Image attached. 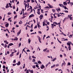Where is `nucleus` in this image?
I'll use <instances>...</instances> for the list:
<instances>
[{
	"label": "nucleus",
	"instance_id": "45",
	"mask_svg": "<svg viewBox=\"0 0 73 73\" xmlns=\"http://www.w3.org/2000/svg\"><path fill=\"white\" fill-rule=\"evenodd\" d=\"M7 44H5V48H7Z\"/></svg>",
	"mask_w": 73,
	"mask_h": 73
},
{
	"label": "nucleus",
	"instance_id": "2",
	"mask_svg": "<svg viewBox=\"0 0 73 73\" xmlns=\"http://www.w3.org/2000/svg\"><path fill=\"white\" fill-rule=\"evenodd\" d=\"M21 30L19 31V32L17 33V36H19V35L20 34V33H21Z\"/></svg>",
	"mask_w": 73,
	"mask_h": 73
},
{
	"label": "nucleus",
	"instance_id": "43",
	"mask_svg": "<svg viewBox=\"0 0 73 73\" xmlns=\"http://www.w3.org/2000/svg\"><path fill=\"white\" fill-rule=\"evenodd\" d=\"M67 65L69 66V65H70V63L69 62H68Z\"/></svg>",
	"mask_w": 73,
	"mask_h": 73
},
{
	"label": "nucleus",
	"instance_id": "29",
	"mask_svg": "<svg viewBox=\"0 0 73 73\" xmlns=\"http://www.w3.org/2000/svg\"><path fill=\"white\" fill-rule=\"evenodd\" d=\"M47 49H48V48H46L45 49H44L43 50V52H45V51H46V50H47Z\"/></svg>",
	"mask_w": 73,
	"mask_h": 73
},
{
	"label": "nucleus",
	"instance_id": "51",
	"mask_svg": "<svg viewBox=\"0 0 73 73\" xmlns=\"http://www.w3.org/2000/svg\"><path fill=\"white\" fill-rule=\"evenodd\" d=\"M36 68H38V67H39V66L37 64H36Z\"/></svg>",
	"mask_w": 73,
	"mask_h": 73
},
{
	"label": "nucleus",
	"instance_id": "24",
	"mask_svg": "<svg viewBox=\"0 0 73 73\" xmlns=\"http://www.w3.org/2000/svg\"><path fill=\"white\" fill-rule=\"evenodd\" d=\"M41 9V8H40L39 9H38L37 10V12H40V10Z\"/></svg>",
	"mask_w": 73,
	"mask_h": 73
},
{
	"label": "nucleus",
	"instance_id": "57",
	"mask_svg": "<svg viewBox=\"0 0 73 73\" xmlns=\"http://www.w3.org/2000/svg\"><path fill=\"white\" fill-rule=\"evenodd\" d=\"M68 0V2L67 3V4H69V3H70V0Z\"/></svg>",
	"mask_w": 73,
	"mask_h": 73
},
{
	"label": "nucleus",
	"instance_id": "46",
	"mask_svg": "<svg viewBox=\"0 0 73 73\" xmlns=\"http://www.w3.org/2000/svg\"><path fill=\"white\" fill-rule=\"evenodd\" d=\"M13 63H15L16 62V60H14L13 61Z\"/></svg>",
	"mask_w": 73,
	"mask_h": 73
},
{
	"label": "nucleus",
	"instance_id": "64",
	"mask_svg": "<svg viewBox=\"0 0 73 73\" xmlns=\"http://www.w3.org/2000/svg\"><path fill=\"white\" fill-rule=\"evenodd\" d=\"M46 23L48 25H49V22L46 21Z\"/></svg>",
	"mask_w": 73,
	"mask_h": 73
},
{
	"label": "nucleus",
	"instance_id": "39",
	"mask_svg": "<svg viewBox=\"0 0 73 73\" xmlns=\"http://www.w3.org/2000/svg\"><path fill=\"white\" fill-rule=\"evenodd\" d=\"M21 42H20L19 44V47H20V46H21Z\"/></svg>",
	"mask_w": 73,
	"mask_h": 73
},
{
	"label": "nucleus",
	"instance_id": "14",
	"mask_svg": "<svg viewBox=\"0 0 73 73\" xmlns=\"http://www.w3.org/2000/svg\"><path fill=\"white\" fill-rule=\"evenodd\" d=\"M51 27H52V29H53V28H54V24H51Z\"/></svg>",
	"mask_w": 73,
	"mask_h": 73
},
{
	"label": "nucleus",
	"instance_id": "11",
	"mask_svg": "<svg viewBox=\"0 0 73 73\" xmlns=\"http://www.w3.org/2000/svg\"><path fill=\"white\" fill-rule=\"evenodd\" d=\"M9 26V23H7L5 25V27H6L7 28V27H8Z\"/></svg>",
	"mask_w": 73,
	"mask_h": 73
},
{
	"label": "nucleus",
	"instance_id": "8",
	"mask_svg": "<svg viewBox=\"0 0 73 73\" xmlns=\"http://www.w3.org/2000/svg\"><path fill=\"white\" fill-rule=\"evenodd\" d=\"M14 41H15V40L17 41V40H18V38H17V37H15V38L14 39Z\"/></svg>",
	"mask_w": 73,
	"mask_h": 73
},
{
	"label": "nucleus",
	"instance_id": "61",
	"mask_svg": "<svg viewBox=\"0 0 73 73\" xmlns=\"http://www.w3.org/2000/svg\"><path fill=\"white\" fill-rule=\"evenodd\" d=\"M39 18H40V20H41L42 19V17H39Z\"/></svg>",
	"mask_w": 73,
	"mask_h": 73
},
{
	"label": "nucleus",
	"instance_id": "26",
	"mask_svg": "<svg viewBox=\"0 0 73 73\" xmlns=\"http://www.w3.org/2000/svg\"><path fill=\"white\" fill-rule=\"evenodd\" d=\"M38 64H42V63L41 62V61H38Z\"/></svg>",
	"mask_w": 73,
	"mask_h": 73
},
{
	"label": "nucleus",
	"instance_id": "22",
	"mask_svg": "<svg viewBox=\"0 0 73 73\" xmlns=\"http://www.w3.org/2000/svg\"><path fill=\"white\" fill-rule=\"evenodd\" d=\"M67 45H68L70 46V43L68 42V43H67Z\"/></svg>",
	"mask_w": 73,
	"mask_h": 73
},
{
	"label": "nucleus",
	"instance_id": "6",
	"mask_svg": "<svg viewBox=\"0 0 73 73\" xmlns=\"http://www.w3.org/2000/svg\"><path fill=\"white\" fill-rule=\"evenodd\" d=\"M38 40L40 43H41V39L40 38V37L38 36Z\"/></svg>",
	"mask_w": 73,
	"mask_h": 73
},
{
	"label": "nucleus",
	"instance_id": "12",
	"mask_svg": "<svg viewBox=\"0 0 73 73\" xmlns=\"http://www.w3.org/2000/svg\"><path fill=\"white\" fill-rule=\"evenodd\" d=\"M48 5L49 7H50V8H53V7L52 6H51L50 5V4H48Z\"/></svg>",
	"mask_w": 73,
	"mask_h": 73
},
{
	"label": "nucleus",
	"instance_id": "60",
	"mask_svg": "<svg viewBox=\"0 0 73 73\" xmlns=\"http://www.w3.org/2000/svg\"><path fill=\"white\" fill-rule=\"evenodd\" d=\"M60 57L61 58H62V55L61 54L60 55Z\"/></svg>",
	"mask_w": 73,
	"mask_h": 73
},
{
	"label": "nucleus",
	"instance_id": "18",
	"mask_svg": "<svg viewBox=\"0 0 73 73\" xmlns=\"http://www.w3.org/2000/svg\"><path fill=\"white\" fill-rule=\"evenodd\" d=\"M28 41L29 44H30V43H31V39L29 38L28 40Z\"/></svg>",
	"mask_w": 73,
	"mask_h": 73
},
{
	"label": "nucleus",
	"instance_id": "16",
	"mask_svg": "<svg viewBox=\"0 0 73 73\" xmlns=\"http://www.w3.org/2000/svg\"><path fill=\"white\" fill-rule=\"evenodd\" d=\"M19 24H21L23 23V22L21 21H20V22H19Z\"/></svg>",
	"mask_w": 73,
	"mask_h": 73
},
{
	"label": "nucleus",
	"instance_id": "27",
	"mask_svg": "<svg viewBox=\"0 0 73 73\" xmlns=\"http://www.w3.org/2000/svg\"><path fill=\"white\" fill-rule=\"evenodd\" d=\"M56 60V58H55L54 59H52V61H53V62L54 61H55V60Z\"/></svg>",
	"mask_w": 73,
	"mask_h": 73
},
{
	"label": "nucleus",
	"instance_id": "47",
	"mask_svg": "<svg viewBox=\"0 0 73 73\" xmlns=\"http://www.w3.org/2000/svg\"><path fill=\"white\" fill-rule=\"evenodd\" d=\"M56 10H57V11H61V10H60V8H59L58 9H56Z\"/></svg>",
	"mask_w": 73,
	"mask_h": 73
},
{
	"label": "nucleus",
	"instance_id": "37",
	"mask_svg": "<svg viewBox=\"0 0 73 73\" xmlns=\"http://www.w3.org/2000/svg\"><path fill=\"white\" fill-rule=\"evenodd\" d=\"M70 4L71 5V7H72V5H73V3H72V2H71L70 3Z\"/></svg>",
	"mask_w": 73,
	"mask_h": 73
},
{
	"label": "nucleus",
	"instance_id": "4",
	"mask_svg": "<svg viewBox=\"0 0 73 73\" xmlns=\"http://www.w3.org/2000/svg\"><path fill=\"white\" fill-rule=\"evenodd\" d=\"M30 7L31 9V12L30 13H32V11H33V9H32V6H30Z\"/></svg>",
	"mask_w": 73,
	"mask_h": 73
},
{
	"label": "nucleus",
	"instance_id": "20",
	"mask_svg": "<svg viewBox=\"0 0 73 73\" xmlns=\"http://www.w3.org/2000/svg\"><path fill=\"white\" fill-rule=\"evenodd\" d=\"M53 24H54H54H56V25H58V24H57V22H53Z\"/></svg>",
	"mask_w": 73,
	"mask_h": 73
},
{
	"label": "nucleus",
	"instance_id": "48",
	"mask_svg": "<svg viewBox=\"0 0 73 73\" xmlns=\"http://www.w3.org/2000/svg\"><path fill=\"white\" fill-rule=\"evenodd\" d=\"M49 20H50V21L52 23V19H49Z\"/></svg>",
	"mask_w": 73,
	"mask_h": 73
},
{
	"label": "nucleus",
	"instance_id": "53",
	"mask_svg": "<svg viewBox=\"0 0 73 73\" xmlns=\"http://www.w3.org/2000/svg\"><path fill=\"white\" fill-rule=\"evenodd\" d=\"M56 66H59V64H56Z\"/></svg>",
	"mask_w": 73,
	"mask_h": 73
},
{
	"label": "nucleus",
	"instance_id": "56",
	"mask_svg": "<svg viewBox=\"0 0 73 73\" xmlns=\"http://www.w3.org/2000/svg\"><path fill=\"white\" fill-rule=\"evenodd\" d=\"M39 33H40V34H41L42 33V32H41V31H40L38 32Z\"/></svg>",
	"mask_w": 73,
	"mask_h": 73
},
{
	"label": "nucleus",
	"instance_id": "3",
	"mask_svg": "<svg viewBox=\"0 0 73 73\" xmlns=\"http://www.w3.org/2000/svg\"><path fill=\"white\" fill-rule=\"evenodd\" d=\"M34 16H35V15L33 14H32L29 16V17H34Z\"/></svg>",
	"mask_w": 73,
	"mask_h": 73
},
{
	"label": "nucleus",
	"instance_id": "55",
	"mask_svg": "<svg viewBox=\"0 0 73 73\" xmlns=\"http://www.w3.org/2000/svg\"><path fill=\"white\" fill-rule=\"evenodd\" d=\"M63 41H68V39L67 38H66L65 39L63 40Z\"/></svg>",
	"mask_w": 73,
	"mask_h": 73
},
{
	"label": "nucleus",
	"instance_id": "52",
	"mask_svg": "<svg viewBox=\"0 0 73 73\" xmlns=\"http://www.w3.org/2000/svg\"><path fill=\"white\" fill-rule=\"evenodd\" d=\"M3 69H5V66L4 65L3 66Z\"/></svg>",
	"mask_w": 73,
	"mask_h": 73
},
{
	"label": "nucleus",
	"instance_id": "33",
	"mask_svg": "<svg viewBox=\"0 0 73 73\" xmlns=\"http://www.w3.org/2000/svg\"><path fill=\"white\" fill-rule=\"evenodd\" d=\"M37 13L38 15H40V11H37Z\"/></svg>",
	"mask_w": 73,
	"mask_h": 73
},
{
	"label": "nucleus",
	"instance_id": "50",
	"mask_svg": "<svg viewBox=\"0 0 73 73\" xmlns=\"http://www.w3.org/2000/svg\"><path fill=\"white\" fill-rule=\"evenodd\" d=\"M27 4L28 5H27V8H29V3H27Z\"/></svg>",
	"mask_w": 73,
	"mask_h": 73
},
{
	"label": "nucleus",
	"instance_id": "17",
	"mask_svg": "<svg viewBox=\"0 0 73 73\" xmlns=\"http://www.w3.org/2000/svg\"><path fill=\"white\" fill-rule=\"evenodd\" d=\"M45 21H43V26H45Z\"/></svg>",
	"mask_w": 73,
	"mask_h": 73
},
{
	"label": "nucleus",
	"instance_id": "34",
	"mask_svg": "<svg viewBox=\"0 0 73 73\" xmlns=\"http://www.w3.org/2000/svg\"><path fill=\"white\" fill-rule=\"evenodd\" d=\"M13 56V54H12L10 55V56H11V57H12V56Z\"/></svg>",
	"mask_w": 73,
	"mask_h": 73
},
{
	"label": "nucleus",
	"instance_id": "40",
	"mask_svg": "<svg viewBox=\"0 0 73 73\" xmlns=\"http://www.w3.org/2000/svg\"><path fill=\"white\" fill-rule=\"evenodd\" d=\"M19 51H18V52H17V53L16 55L17 56H18V55H19Z\"/></svg>",
	"mask_w": 73,
	"mask_h": 73
},
{
	"label": "nucleus",
	"instance_id": "49",
	"mask_svg": "<svg viewBox=\"0 0 73 73\" xmlns=\"http://www.w3.org/2000/svg\"><path fill=\"white\" fill-rule=\"evenodd\" d=\"M11 19H12V18L11 17V18H9L8 19V21H10V20H11Z\"/></svg>",
	"mask_w": 73,
	"mask_h": 73
},
{
	"label": "nucleus",
	"instance_id": "35",
	"mask_svg": "<svg viewBox=\"0 0 73 73\" xmlns=\"http://www.w3.org/2000/svg\"><path fill=\"white\" fill-rule=\"evenodd\" d=\"M17 15H16L14 17V19H16V18H17Z\"/></svg>",
	"mask_w": 73,
	"mask_h": 73
},
{
	"label": "nucleus",
	"instance_id": "19",
	"mask_svg": "<svg viewBox=\"0 0 73 73\" xmlns=\"http://www.w3.org/2000/svg\"><path fill=\"white\" fill-rule=\"evenodd\" d=\"M37 25L38 26V28L39 29H40V27H41L40 25L38 23H37Z\"/></svg>",
	"mask_w": 73,
	"mask_h": 73
},
{
	"label": "nucleus",
	"instance_id": "5",
	"mask_svg": "<svg viewBox=\"0 0 73 73\" xmlns=\"http://www.w3.org/2000/svg\"><path fill=\"white\" fill-rule=\"evenodd\" d=\"M29 72H30V73H33V70H31L30 69H29Z\"/></svg>",
	"mask_w": 73,
	"mask_h": 73
},
{
	"label": "nucleus",
	"instance_id": "31",
	"mask_svg": "<svg viewBox=\"0 0 73 73\" xmlns=\"http://www.w3.org/2000/svg\"><path fill=\"white\" fill-rule=\"evenodd\" d=\"M12 14V13L11 12H9L7 13V15H11Z\"/></svg>",
	"mask_w": 73,
	"mask_h": 73
},
{
	"label": "nucleus",
	"instance_id": "59",
	"mask_svg": "<svg viewBox=\"0 0 73 73\" xmlns=\"http://www.w3.org/2000/svg\"><path fill=\"white\" fill-rule=\"evenodd\" d=\"M66 18H65L64 19V20H63V23H64V21H65V20H66Z\"/></svg>",
	"mask_w": 73,
	"mask_h": 73
},
{
	"label": "nucleus",
	"instance_id": "38",
	"mask_svg": "<svg viewBox=\"0 0 73 73\" xmlns=\"http://www.w3.org/2000/svg\"><path fill=\"white\" fill-rule=\"evenodd\" d=\"M37 28V25H36L34 28V29H36V28Z\"/></svg>",
	"mask_w": 73,
	"mask_h": 73
},
{
	"label": "nucleus",
	"instance_id": "23",
	"mask_svg": "<svg viewBox=\"0 0 73 73\" xmlns=\"http://www.w3.org/2000/svg\"><path fill=\"white\" fill-rule=\"evenodd\" d=\"M45 8H46V9H50V7H48V6H46V7H44Z\"/></svg>",
	"mask_w": 73,
	"mask_h": 73
},
{
	"label": "nucleus",
	"instance_id": "44",
	"mask_svg": "<svg viewBox=\"0 0 73 73\" xmlns=\"http://www.w3.org/2000/svg\"><path fill=\"white\" fill-rule=\"evenodd\" d=\"M64 63H65V61H64V62L62 64V66H63V65H64Z\"/></svg>",
	"mask_w": 73,
	"mask_h": 73
},
{
	"label": "nucleus",
	"instance_id": "21",
	"mask_svg": "<svg viewBox=\"0 0 73 73\" xmlns=\"http://www.w3.org/2000/svg\"><path fill=\"white\" fill-rule=\"evenodd\" d=\"M55 66H56V65L55 64L53 65V66H51V68H54V67Z\"/></svg>",
	"mask_w": 73,
	"mask_h": 73
},
{
	"label": "nucleus",
	"instance_id": "41",
	"mask_svg": "<svg viewBox=\"0 0 73 73\" xmlns=\"http://www.w3.org/2000/svg\"><path fill=\"white\" fill-rule=\"evenodd\" d=\"M63 4H59V6H60V7H62V5Z\"/></svg>",
	"mask_w": 73,
	"mask_h": 73
},
{
	"label": "nucleus",
	"instance_id": "9",
	"mask_svg": "<svg viewBox=\"0 0 73 73\" xmlns=\"http://www.w3.org/2000/svg\"><path fill=\"white\" fill-rule=\"evenodd\" d=\"M17 65H20L21 64V63H20V62L19 61L17 63Z\"/></svg>",
	"mask_w": 73,
	"mask_h": 73
},
{
	"label": "nucleus",
	"instance_id": "62",
	"mask_svg": "<svg viewBox=\"0 0 73 73\" xmlns=\"http://www.w3.org/2000/svg\"><path fill=\"white\" fill-rule=\"evenodd\" d=\"M40 17H43V15H40Z\"/></svg>",
	"mask_w": 73,
	"mask_h": 73
},
{
	"label": "nucleus",
	"instance_id": "30",
	"mask_svg": "<svg viewBox=\"0 0 73 73\" xmlns=\"http://www.w3.org/2000/svg\"><path fill=\"white\" fill-rule=\"evenodd\" d=\"M34 69H35V68H36V66L35 65H33L32 67Z\"/></svg>",
	"mask_w": 73,
	"mask_h": 73
},
{
	"label": "nucleus",
	"instance_id": "13",
	"mask_svg": "<svg viewBox=\"0 0 73 73\" xmlns=\"http://www.w3.org/2000/svg\"><path fill=\"white\" fill-rule=\"evenodd\" d=\"M13 45V44L12 43H10L8 44V45L9 46H12V45Z\"/></svg>",
	"mask_w": 73,
	"mask_h": 73
},
{
	"label": "nucleus",
	"instance_id": "28",
	"mask_svg": "<svg viewBox=\"0 0 73 73\" xmlns=\"http://www.w3.org/2000/svg\"><path fill=\"white\" fill-rule=\"evenodd\" d=\"M36 62V60L35 59H33L32 60V62Z\"/></svg>",
	"mask_w": 73,
	"mask_h": 73
},
{
	"label": "nucleus",
	"instance_id": "10",
	"mask_svg": "<svg viewBox=\"0 0 73 73\" xmlns=\"http://www.w3.org/2000/svg\"><path fill=\"white\" fill-rule=\"evenodd\" d=\"M9 7L8 6V3H7L6 6L5 7L6 8H9Z\"/></svg>",
	"mask_w": 73,
	"mask_h": 73
},
{
	"label": "nucleus",
	"instance_id": "58",
	"mask_svg": "<svg viewBox=\"0 0 73 73\" xmlns=\"http://www.w3.org/2000/svg\"><path fill=\"white\" fill-rule=\"evenodd\" d=\"M13 9H15V5H14L13 6Z\"/></svg>",
	"mask_w": 73,
	"mask_h": 73
},
{
	"label": "nucleus",
	"instance_id": "36",
	"mask_svg": "<svg viewBox=\"0 0 73 73\" xmlns=\"http://www.w3.org/2000/svg\"><path fill=\"white\" fill-rule=\"evenodd\" d=\"M64 12H65V13H68V11L66 10H64Z\"/></svg>",
	"mask_w": 73,
	"mask_h": 73
},
{
	"label": "nucleus",
	"instance_id": "25",
	"mask_svg": "<svg viewBox=\"0 0 73 73\" xmlns=\"http://www.w3.org/2000/svg\"><path fill=\"white\" fill-rule=\"evenodd\" d=\"M16 52H17V50H15V52H12L11 53V54H14V53H16Z\"/></svg>",
	"mask_w": 73,
	"mask_h": 73
},
{
	"label": "nucleus",
	"instance_id": "63",
	"mask_svg": "<svg viewBox=\"0 0 73 73\" xmlns=\"http://www.w3.org/2000/svg\"><path fill=\"white\" fill-rule=\"evenodd\" d=\"M31 1H32V3H35V1L33 0H31Z\"/></svg>",
	"mask_w": 73,
	"mask_h": 73
},
{
	"label": "nucleus",
	"instance_id": "54",
	"mask_svg": "<svg viewBox=\"0 0 73 73\" xmlns=\"http://www.w3.org/2000/svg\"><path fill=\"white\" fill-rule=\"evenodd\" d=\"M67 8L66 7V6H64V9H65V10L66 9V8Z\"/></svg>",
	"mask_w": 73,
	"mask_h": 73
},
{
	"label": "nucleus",
	"instance_id": "7",
	"mask_svg": "<svg viewBox=\"0 0 73 73\" xmlns=\"http://www.w3.org/2000/svg\"><path fill=\"white\" fill-rule=\"evenodd\" d=\"M67 4H68V3H66L65 2H63V5H67Z\"/></svg>",
	"mask_w": 73,
	"mask_h": 73
},
{
	"label": "nucleus",
	"instance_id": "1",
	"mask_svg": "<svg viewBox=\"0 0 73 73\" xmlns=\"http://www.w3.org/2000/svg\"><path fill=\"white\" fill-rule=\"evenodd\" d=\"M41 66H40V68H41L42 69H43V68H45V66H44V65L42 64V65H41Z\"/></svg>",
	"mask_w": 73,
	"mask_h": 73
},
{
	"label": "nucleus",
	"instance_id": "32",
	"mask_svg": "<svg viewBox=\"0 0 73 73\" xmlns=\"http://www.w3.org/2000/svg\"><path fill=\"white\" fill-rule=\"evenodd\" d=\"M68 49L69 50H70L71 49V48H70V46H68Z\"/></svg>",
	"mask_w": 73,
	"mask_h": 73
},
{
	"label": "nucleus",
	"instance_id": "15",
	"mask_svg": "<svg viewBox=\"0 0 73 73\" xmlns=\"http://www.w3.org/2000/svg\"><path fill=\"white\" fill-rule=\"evenodd\" d=\"M27 6H28V5L27 4H25V10H26V8H27Z\"/></svg>",
	"mask_w": 73,
	"mask_h": 73
},
{
	"label": "nucleus",
	"instance_id": "42",
	"mask_svg": "<svg viewBox=\"0 0 73 73\" xmlns=\"http://www.w3.org/2000/svg\"><path fill=\"white\" fill-rule=\"evenodd\" d=\"M52 11L53 12H56V10L55 9H53L52 10Z\"/></svg>",
	"mask_w": 73,
	"mask_h": 73
}]
</instances>
